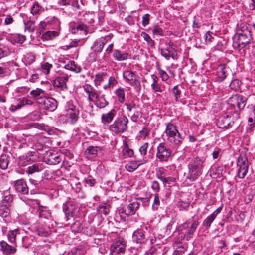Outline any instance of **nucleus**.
<instances>
[{
  "label": "nucleus",
  "instance_id": "nucleus-1",
  "mask_svg": "<svg viewBox=\"0 0 255 255\" xmlns=\"http://www.w3.org/2000/svg\"><path fill=\"white\" fill-rule=\"evenodd\" d=\"M251 31L248 28L243 27L235 36L233 39V46L239 50L245 48L251 41Z\"/></svg>",
  "mask_w": 255,
  "mask_h": 255
},
{
  "label": "nucleus",
  "instance_id": "nucleus-2",
  "mask_svg": "<svg viewBox=\"0 0 255 255\" xmlns=\"http://www.w3.org/2000/svg\"><path fill=\"white\" fill-rule=\"evenodd\" d=\"M165 133L168 142L172 145L179 146L182 143L183 138L174 124L168 123L166 124Z\"/></svg>",
  "mask_w": 255,
  "mask_h": 255
},
{
  "label": "nucleus",
  "instance_id": "nucleus-3",
  "mask_svg": "<svg viewBox=\"0 0 255 255\" xmlns=\"http://www.w3.org/2000/svg\"><path fill=\"white\" fill-rule=\"evenodd\" d=\"M128 119L122 116L116 119L109 127V129L115 134L123 133L128 129Z\"/></svg>",
  "mask_w": 255,
  "mask_h": 255
},
{
  "label": "nucleus",
  "instance_id": "nucleus-4",
  "mask_svg": "<svg viewBox=\"0 0 255 255\" xmlns=\"http://www.w3.org/2000/svg\"><path fill=\"white\" fill-rule=\"evenodd\" d=\"M189 224V220H187L179 227L181 231L186 230V231L184 233V235L187 241H189L192 238V235L194 234L197 227L199 224V222L198 220H195L193 221L191 226L188 228Z\"/></svg>",
  "mask_w": 255,
  "mask_h": 255
},
{
  "label": "nucleus",
  "instance_id": "nucleus-5",
  "mask_svg": "<svg viewBox=\"0 0 255 255\" xmlns=\"http://www.w3.org/2000/svg\"><path fill=\"white\" fill-rule=\"evenodd\" d=\"M171 150L167 148L164 143H161L157 146L156 158L161 162L168 161L171 156Z\"/></svg>",
  "mask_w": 255,
  "mask_h": 255
},
{
  "label": "nucleus",
  "instance_id": "nucleus-6",
  "mask_svg": "<svg viewBox=\"0 0 255 255\" xmlns=\"http://www.w3.org/2000/svg\"><path fill=\"white\" fill-rule=\"evenodd\" d=\"M79 111L76 106L72 102L69 101L67 103L66 116L70 120L71 124H75L79 119Z\"/></svg>",
  "mask_w": 255,
  "mask_h": 255
},
{
  "label": "nucleus",
  "instance_id": "nucleus-7",
  "mask_svg": "<svg viewBox=\"0 0 255 255\" xmlns=\"http://www.w3.org/2000/svg\"><path fill=\"white\" fill-rule=\"evenodd\" d=\"M2 204L1 205V216L6 218L3 220L5 222L9 221L8 216L10 213L9 205L12 201V196L2 197Z\"/></svg>",
  "mask_w": 255,
  "mask_h": 255
},
{
  "label": "nucleus",
  "instance_id": "nucleus-8",
  "mask_svg": "<svg viewBox=\"0 0 255 255\" xmlns=\"http://www.w3.org/2000/svg\"><path fill=\"white\" fill-rule=\"evenodd\" d=\"M125 105L128 110V116L131 117L133 121H136L141 115V113L138 110V105L135 104L133 101L126 103Z\"/></svg>",
  "mask_w": 255,
  "mask_h": 255
},
{
  "label": "nucleus",
  "instance_id": "nucleus-9",
  "mask_svg": "<svg viewBox=\"0 0 255 255\" xmlns=\"http://www.w3.org/2000/svg\"><path fill=\"white\" fill-rule=\"evenodd\" d=\"M123 76L124 79L131 86H137L140 85V81L139 76L134 72L127 70L123 72Z\"/></svg>",
  "mask_w": 255,
  "mask_h": 255
},
{
  "label": "nucleus",
  "instance_id": "nucleus-10",
  "mask_svg": "<svg viewBox=\"0 0 255 255\" xmlns=\"http://www.w3.org/2000/svg\"><path fill=\"white\" fill-rule=\"evenodd\" d=\"M38 103L43 105L44 108L50 111H54L57 106V101L51 97H40Z\"/></svg>",
  "mask_w": 255,
  "mask_h": 255
},
{
  "label": "nucleus",
  "instance_id": "nucleus-11",
  "mask_svg": "<svg viewBox=\"0 0 255 255\" xmlns=\"http://www.w3.org/2000/svg\"><path fill=\"white\" fill-rule=\"evenodd\" d=\"M234 124L231 116L224 115L220 117L218 120L217 126L220 128L227 129Z\"/></svg>",
  "mask_w": 255,
  "mask_h": 255
},
{
  "label": "nucleus",
  "instance_id": "nucleus-12",
  "mask_svg": "<svg viewBox=\"0 0 255 255\" xmlns=\"http://www.w3.org/2000/svg\"><path fill=\"white\" fill-rule=\"evenodd\" d=\"M125 251V243L123 239L115 241L111 247V252L113 254L123 253Z\"/></svg>",
  "mask_w": 255,
  "mask_h": 255
},
{
  "label": "nucleus",
  "instance_id": "nucleus-13",
  "mask_svg": "<svg viewBox=\"0 0 255 255\" xmlns=\"http://www.w3.org/2000/svg\"><path fill=\"white\" fill-rule=\"evenodd\" d=\"M14 187L17 192L22 194H28V187L26 182L22 179L17 180L14 182Z\"/></svg>",
  "mask_w": 255,
  "mask_h": 255
},
{
  "label": "nucleus",
  "instance_id": "nucleus-14",
  "mask_svg": "<svg viewBox=\"0 0 255 255\" xmlns=\"http://www.w3.org/2000/svg\"><path fill=\"white\" fill-rule=\"evenodd\" d=\"M68 81V76L57 77L53 81V86L61 90L67 89V82Z\"/></svg>",
  "mask_w": 255,
  "mask_h": 255
},
{
  "label": "nucleus",
  "instance_id": "nucleus-15",
  "mask_svg": "<svg viewBox=\"0 0 255 255\" xmlns=\"http://www.w3.org/2000/svg\"><path fill=\"white\" fill-rule=\"evenodd\" d=\"M102 148L98 146H91L85 151V154L89 159H92L97 157L99 153L101 152Z\"/></svg>",
  "mask_w": 255,
  "mask_h": 255
},
{
  "label": "nucleus",
  "instance_id": "nucleus-16",
  "mask_svg": "<svg viewBox=\"0 0 255 255\" xmlns=\"http://www.w3.org/2000/svg\"><path fill=\"white\" fill-rule=\"evenodd\" d=\"M133 241L138 244L144 243L145 241V235L142 229H137L135 231L132 235Z\"/></svg>",
  "mask_w": 255,
  "mask_h": 255
},
{
  "label": "nucleus",
  "instance_id": "nucleus-17",
  "mask_svg": "<svg viewBox=\"0 0 255 255\" xmlns=\"http://www.w3.org/2000/svg\"><path fill=\"white\" fill-rule=\"evenodd\" d=\"M116 111L112 109L107 113L103 114L101 116V121L104 124L110 123L114 118Z\"/></svg>",
  "mask_w": 255,
  "mask_h": 255
},
{
  "label": "nucleus",
  "instance_id": "nucleus-18",
  "mask_svg": "<svg viewBox=\"0 0 255 255\" xmlns=\"http://www.w3.org/2000/svg\"><path fill=\"white\" fill-rule=\"evenodd\" d=\"M84 91L88 95V99L90 101L94 100L95 98L97 97L98 95L96 92V90L89 84H86L84 86Z\"/></svg>",
  "mask_w": 255,
  "mask_h": 255
},
{
  "label": "nucleus",
  "instance_id": "nucleus-19",
  "mask_svg": "<svg viewBox=\"0 0 255 255\" xmlns=\"http://www.w3.org/2000/svg\"><path fill=\"white\" fill-rule=\"evenodd\" d=\"M92 102H93L94 105L99 108H104L109 104V102L106 100L104 95L101 96H98V95L97 97L95 98L94 100Z\"/></svg>",
  "mask_w": 255,
  "mask_h": 255
},
{
  "label": "nucleus",
  "instance_id": "nucleus-20",
  "mask_svg": "<svg viewBox=\"0 0 255 255\" xmlns=\"http://www.w3.org/2000/svg\"><path fill=\"white\" fill-rule=\"evenodd\" d=\"M1 250H2L3 253L6 255L14 254L16 251L15 247L9 245L5 241H1Z\"/></svg>",
  "mask_w": 255,
  "mask_h": 255
},
{
  "label": "nucleus",
  "instance_id": "nucleus-21",
  "mask_svg": "<svg viewBox=\"0 0 255 255\" xmlns=\"http://www.w3.org/2000/svg\"><path fill=\"white\" fill-rule=\"evenodd\" d=\"M189 174L187 177L190 181H195L201 174L202 171L189 167Z\"/></svg>",
  "mask_w": 255,
  "mask_h": 255
},
{
  "label": "nucleus",
  "instance_id": "nucleus-22",
  "mask_svg": "<svg viewBox=\"0 0 255 255\" xmlns=\"http://www.w3.org/2000/svg\"><path fill=\"white\" fill-rule=\"evenodd\" d=\"M64 68L67 70H69L77 73L81 72L82 70L81 66L76 64L74 61H70L68 64L65 65Z\"/></svg>",
  "mask_w": 255,
  "mask_h": 255
},
{
  "label": "nucleus",
  "instance_id": "nucleus-23",
  "mask_svg": "<svg viewBox=\"0 0 255 255\" xmlns=\"http://www.w3.org/2000/svg\"><path fill=\"white\" fill-rule=\"evenodd\" d=\"M113 57L119 61H124L128 58V54L127 52H121L119 50H115L113 53Z\"/></svg>",
  "mask_w": 255,
  "mask_h": 255
},
{
  "label": "nucleus",
  "instance_id": "nucleus-24",
  "mask_svg": "<svg viewBox=\"0 0 255 255\" xmlns=\"http://www.w3.org/2000/svg\"><path fill=\"white\" fill-rule=\"evenodd\" d=\"M236 100L238 107L240 109H243L246 104L247 99L246 97L239 95H236L233 97Z\"/></svg>",
  "mask_w": 255,
  "mask_h": 255
},
{
  "label": "nucleus",
  "instance_id": "nucleus-25",
  "mask_svg": "<svg viewBox=\"0 0 255 255\" xmlns=\"http://www.w3.org/2000/svg\"><path fill=\"white\" fill-rule=\"evenodd\" d=\"M43 169V166L42 164L35 163L28 167L26 170V173L27 174H32L35 172H39L42 171Z\"/></svg>",
  "mask_w": 255,
  "mask_h": 255
},
{
  "label": "nucleus",
  "instance_id": "nucleus-26",
  "mask_svg": "<svg viewBox=\"0 0 255 255\" xmlns=\"http://www.w3.org/2000/svg\"><path fill=\"white\" fill-rule=\"evenodd\" d=\"M61 160L59 156L50 153L48 158L46 159L45 162L49 165H57L61 161Z\"/></svg>",
  "mask_w": 255,
  "mask_h": 255
},
{
  "label": "nucleus",
  "instance_id": "nucleus-27",
  "mask_svg": "<svg viewBox=\"0 0 255 255\" xmlns=\"http://www.w3.org/2000/svg\"><path fill=\"white\" fill-rule=\"evenodd\" d=\"M105 43L106 41L105 40L98 39L94 42L92 48L95 52L100 53L102 51Z\"/></svg>",
  "mask_w": 255,
  "mask_h": 255
},
{
  "label": "nucleus",
  "instance_id": "nucleus-28",
  "mask_svg": "<svg viewBox=\"0 0 255 255\" xmlns=\"http://www.w3.org/2000/svg\"><path fill=\"white\" fill-rule=\"evenodd\" d=\"M160 53L166 60H169L170 58L173 59H176V55L172 51L169 50L168 48H162L160 50Z\"/></svg>",
  "mask_w": 255,
  "mask_h": 255
},
{
  "label": "nucleus",
  "instance_id": "nucleus-29",
  "mask_svg": "<svg viewBox=\"0 0 255 255\" xmlns=\"http://www.w3.org/2000/svg\"><path fill=\"white\" fill-rule=\"evenodd\" d=\"M227 68L225 65L221 64L217 68V75L221 81H223L226 77Z\"/></svg>",
  "mask_w": 255,
  "mask_h": 255
},
{
  "label": "nucleus",
  "instance_id": "nucleus-30",
  "mask_svg": "<svg viewBox=\"0 0 255 255\" xmlns=\"http://www.w3.org/2000/svg\"><path fill=\"white\" fill-rule=\"evenodd\" d=\"M139 204L137 201L133 202L128 205V212L127 214L128 216L134 215L136 210L138 209Z\"/></svg>",
  "mask_w": 255,
  "mask_h": 255
},
{
  "label": "nucleus",
  "instance_id": "nucleus-31",
  "mask_svg": "<svg viewBox=\"0 0 255 255\" xmlns=\"http://www.w3.org/2000/svg\"><path fill=\"white\" fill-rule=\"evenodd\" d=\"M107 73L98 72L95 75V78L94 80V84L96 87L99 86L101 83L106 78Z\"/></svg>",
  "mask_w": 255,
  "mask_h": 255
},
{
  "label": "nucleus",
  "instance_id": "nucleus-32",
  "mask_svg": "<svg viewBox=\"0 0 255 255\" xmlns=\"http://www.w3.org/2000/svg\"><path fill=\"white\" fill-rule=\"evenodd\" d=\"M217 216V214L215 213H212L211 215L208 216L203 221L202 225L206 228V229H208L213 222V221L215 219Z\"/></svg>",
  "mask_w": 255,
  "mask_h": 255
},
{
  "label": "nucleus",
  "instance_id": "nucleus-33",
  "mask_svg": "<svg viewBox=\"0 0 255 255\" xmlns=\"http://www.w3.org/2000/svg\"><path fill=\"white\" fill-rule=\"evenodd\" d=\"M158 179L162 181L165 186L166 185H169V186L174 185L176 182L175 178L171 176L165 177V176H161L160 175V176H158Z\"/></svg>",
  "mask_w": 255,
  "mask_h": 255
},
{
  "label": "nucleus",
  "instance_id": "nucleus-34",
  "mask_svg": "<svg viewBox=\"0 0 255 255\" xmlns=\"http://www.w3.org/2000/svg\"><path fill=\"white\" fill-rule=\"evenodd\" d=\"M140 165L137 161H132L126 164L125 168L127 171L131 172L137 169Z\"/></svg>",
  "mask_w": 255,
  "mask_h": 255
},
{
  "label": "nucleus",
  "instance_id": "nucleus-35",
  "mask_svg": "<svg viewBox=\"0 0 255 255\" xmlns=\"http://www.w3.org/2000/svg\"><path fill=\"white\" fill-rule=\"evenodd\" d=\"M122 152L125 158L131 157L134 154L133 150L129 148L128 145L127 143L124 145Z\"/></svg>",
  "mask_w": 255,
  "mask_h": 255
},
{
  "label": "nucleus",
  "instance_id": "nucleus-36",
  "mask_svg": "<svg viewBox=\"0 0 255 255\" xmlns=\"http://www.w3.org/2000/svg\"><path fill=\"white\" fill-rule=\"evenodd\" d=\"M58 35L57 32L55 31H48L42 34V38L45 40L52 39Z\"/></svg>",
  "mask_w": 255,
  "mask_h": 255
},
{
  "label": "nucleus",
  "instance_id": "nucleus-37",
  "mask_svg": "<svg viewBox=\"0 0 255 255\" xmlns=\"http://www.w3.org/2000/svg\"><path fill=\"white\" fill-rule=\"evenodd\" d=\"M118 96V100L120 103H124L125 99V90L124 88L120 87L115 92Z\"/></svg>",
  "mask_w": 255,
  "mask_h": 255
},
{
  "label": "nucleus",
  "instance_id": "nucleus-38",
  "mask_svg": "<svg viewBox=\"0 0 255 255\" xmlns=\"http://www.w3.org/2000/svg\"><path fill=\"white\" fill-rule=\"evenodd\" d=\"M18 232L17 229L9 230L7 234V237L10 242L14 243L15 241L16 236Z\"/></svg>",
  "mask_w": 255,
  "mask_h": 255
},
{
  "label": "nucleus",
  "instance_id": "nucleus-39",
  "mask_svg": "<svg viewBox=\"0 0 255 255\" xmlns=\"http://www.w3.org/2000/svg\"><path fill=\"white\" fill-rule=\"evenodd\" d=\"M110 206L108 204H104L100 205L98 208V211L100 213L107 215L109 212Z\"/></svg>",
  "mask_w": 255,
  "mask_h": 255
},
{
  "label": "nucleus",
  "instance_id": "nucleus-40",
  "mask_svg": "<svg viewBox=\"0 0 255 255\" xmlns=\"http://www.w3.org/2000/svg\"><path fill=\"white\" fill-rule=\"evenodd\" d=\"M237 166L238 167H248V161L247 158L240 156L238 159Z\"/></svg>",
  "mask_w": 255,
  "mask_h": 255
},
{
  "label": "nucleus",
  "instance_id": "nucleus-41",
  "mask_svg": "<svg viewBox=\"0 0 255 255\" xmlns=\"http://www.w3.org/2000/svg\"><path fill=\"white\" fill-rule=\"evenodd\" d=\"M2 19H1V21L4 20V23L2 24L3 26H8L12 24L14 20L11 15H4L2 16Z\"/></svg>",
  "mask_w": 255,
  "mask_h": 255
},
{
  "label": "nucleus",
  "instance_id": "nucleus-42",
  "mask_svg": "<svg viewBox=\"0 0 255 255\" xmlns=\"http://www.w3.org/2000/svg\"><path fill=\"white\" fill-rule=\"evenodd\" d=\"M24 24L25 25V29L29 32H32L35 30V23L33 21L29 20L27 22H25L23 20Z\"/></svg>",
  "mask_w": 255,
  "mask_h": 255
},
{
  "label": "nucleus",
  "instance_id": "nucleus-43",
  "mask_svg": "<svg viewBox=\"0 0 255 255\" xmlns=\"http://www.w3.org/2000/svg\"><path fill=\"white\" fill-rule=\"evenodd\" d=\"M41 7L37 2H35L31 8L30 13L33 15H38L40 13V11Z\"/></svg>",
  "mask_w": 255,
  "mask_h": 255
},
{
  "label": "nucleus",
  "instance_id": "nucleus-44",
  "mask_svg": "<svg viewBox=\"0 0 255 255\" xmlns=\"http://www.w3.org/2000/svg\"><path fill=\"white\" fill-rule=\"evenodd\" d=\"M9 160L7 156L4 154L1 155V169H6L8 165Z\"/></svg>",
  "mask_w": 255,
  "mask_h": 255
},
{
  "label": "nucleus",
  "instance_id": "nucleus-45",
  "mask_svg": "<svg viewBox=\"0 0 255 255\" xmlns=\"http://www.w3.org/2000/svg\"><path fill=\"white\" fill-rule=\"evenodd\" d=\"M75 191L78 194V196L79 198H83L86 196L85 192L82 189V185L80 183H78L75 185Z\"/></svg>",
  "mask_w": 255,
  "mask_h": 255
},
{
  "label": "nucleus",
  "instance_id": "nucleus-46",
  "mask_svg": "<svg viewBox=\"0 0 255 255\" xmlns=\"http://www.w3.org/2000/svg\"><path fill=\"white\" fill-rule=\"evenodd\" d=\"M83 181L85 186L89 187H93L96 183L94 178L90 176H88L87 177L85 178Z\"/></svg>",
  "mask_w": 255,
  "mask_h": 255
},
{
  "label": "nucleus",
  "instance_id": "nucleus-47",
  "mask_svg": "<svg viewBox=\"0 0 255 255\" xmlns=\"http://www.w3.org/2000/svg\"><path fill=\"white\" fill-rule=\"evenodd\" d=\"M248 171V167H239L238 169V176L240 178H244Z\"/></svg>",
  "mask_w": 255,
  "mask_h": 255
},
{
  "label": "nucleus",
  "instance_id": "nucleus-48",
  "mask_svg": "<svg viewBox=\"0 0 255 255\" xmlns=\"http://www.w3.org/2000/svg\"><path fill=\"white\" fill-rule=\"evenodd\" d=\"M117 83V81L114 77L111 76L108 80V84L103 86V88L107 89L113 87Z\"/></svg>",
  "mask_w": 255,
  "mask_h": 255
},
{
  "label": "nucleus",
  "instance_id": "nucleus-49",
  "mask_svg": "<svg viewBox=\"0 0 255 255\" xmlns=\"http://www.w3.org/2000/svg\"><path fill=\"white\" fill-rule=\"evenodd\" d=\"M241 82L238 79H234L232 80L229 85L230 88L234 90H237L239 89Z\"/></svg>",
  "mask_w": 255,
  "mask_h": 255
},
{
  "label": "nucleus",
  "instance_id": "nucleus-50",
  "mask_svg": "<svg viewBox=\"0 0 255 255\" xmlns=\"http://www.w3.org/2000/svg\"><path fill=\"white\" fill-rule=\"evenodd\" d=\"M172 92L175 96V100L176 102L178 101L179 98L181 97V90L179 89L178 85L173 87L172 89Z\"/></svg>",
  "mask_w": 255,
  "mask_h": 255
},
{
  "label": "nucleus",
  "instance_id": "nucleus-51",
  "mask_svg": "<svg viewBox=\"0 0 255 255\" xmlns=\"http://www.w3.org/2000/svg\"><path fill=\"white\" fill-rule=\"evenodd\" d=\"M190 203L186 201H180L177 203V206L180 210H186L189 207Z\"/></svg>",
  "mask_w": 255,
  "mask_h": 255
},
{
  "label": "nucleus",
  "instance_id": "nucleus-52",
  "mask_svg": "<svg viewBox=\"0 0 255 255\" xmlns=\"http://www.w3.org/2000/svg\"><path fill=\"white\" fill-rule=\"evenodd\" d=\"M141 35L144 38V40L146 41L147 43L149 44H151L153 45L154 44V41L152 40L150 36L146 32H142L141 34Z\"/></svg>",
  "mask_w": 255,
  "mask_h": 255
},
{
  "label": "nucleus",
  "instance_id": "nucleus-53",
  "mask_svg": "<svg viewBox=\"0 0 255 255\" xmlns=\"http://www.w3.org/2000/svg\"><path fill=\"white\" fill-rule=\"evenodd\" d=\"M160 205V199L158 194H156L154 196V202L152 205V208L154 210H157Z\"/></svg>",
  "mask_w": 255,
  "mask_h": 255
},
{
  "label": "nucleus",
  "instance_id": "nucleus-54",
  "mask_svg": "<svg viewBox=\"0 0 255 255\" xmlns=\"http://www.w3.org/2000/svg\"><path fill=\"white\" fill-rule=\"evenodd\" d=\"M44 93V91L39 88H37L35 90H33L30 92V94L32 95L35 98H38V96H40L41 94Z\"/></svg>",
  "mask_w": 255,
  "mask_h": 255
},
{
  "label": "nucleus",
  "instance_id": "nucleus-55",
  "mask_svg": "<svg viewBox=\"0 0 255 255\" xmlns=\"http://www.w3.org/2000/svg\"><path fill=\"white\" fill-rule=\"evenodd\" d=\"M52 65L48 62H44L41 64V68L43 70L46 71V74H49L50 69L52 68Z\"/></svg>",
  "mask_w": 255,
  "mask_h": 255
},
{
  "label": "nucleus",
  "instance_id": "nucleus-56",
  "mask_svg": "<svg viewBox=\"0 0 255 255\" xmlns=\"http://www.w3.org/2000/svg\"><path fill=\"white\" fill-rule=\"evenodd\" d=\"M150 15L149 14H145L142 17V24L145 27L149 23Z\"/></svg>",
  "mask_w": 255,
  "mask_h": 255
},
{
  "label": "nucleus",
  "instance_id": "nucleus-57",
  "mask_svg": "<svg viewBox=\"0 0 255 255\" xmlns=\"http://www.w3.org/2000/svg\"><path fill=\"white\" fill-rule=\"evenodd\" d=\"M158 71L160 76L163 81H166L168 80L169 77L164 70L159 69Z\"/></svg>",
  "mask_w": 255,
  "mask_h": 255
},
{
  "label": "nucleus",
  "instance_id": "nucleus-58",
  "mask_svg": "<svg viewBox=\"0 0 255 255\" xmlns=\"http://www.w3.org/2000/svg\"><path fill=\"white\" fill-rule=\"evenodd\" d=\"M19 102L20 103L21 107L26 105H32L33 104V102L27 98H23L22 99H20L19 100Z\"/></svg>",
  "mask_w": 255,
  "mask_h": 255
},
{
  "label": "nucleus",
  "instance_id": "nucleus-59",
  "mask_svg": "<svg viewBox=\"0 0 255 255\" xmlns=\"http://www.w3.org/2000/svg\"><path fill=\"white\" fill-rule=\"evenodd\" d=\"M148 148V143H147V142L144 143L140 147V149H139V151H140L141 154L142 155H145L147 154Z\"/></svg>",
  "mask_w": 255,
  "mask_h": 255
},
{
  "label": "nucleus",
  "instance_id": "nucleus-60",
  "mask_svg": "<svg viewBox=\"0 0 255 255\" xmlns=\"http://www.w3.org/2000/svg\"><path fill=\"white\" fill-rule=\"evenodd\" d=\"M152 33L155 35H158L161 36L163 35V30L162 29V28H160L158 26H155L153 27V28L152 29Z\"/></svg>",
  "mask_w": 255,
  "mask_h": 255
},
{
  "label": "nucleus",
  "instance_id": "nucleus-61",
  "mask_svg": "<svg viewBox=\"0 0 255 255\" xmlns=\"http://www.w3.org/2000/svg\"><path fill=\"white\" fill-rule=\"evenodd\" d=\"M166 45L167 46V48H168L169 50L172 51L174 53L176 52L177 46L173 42L170 41L168 43H166Z\"/></svg>",
  "mask_w": 255,
  "mask_h": 255
},
{
  "label": "nucleus",
  "instance_id": "nucleus-62",
  "mask_svg": "<svg viewBox=\"0 0 255 255\" xmlns=\"http://www.w3.org/2000/svg\"><path fill=\"white\" fill-rule=\"evenodd\" d=\"M151 87L153 89V90L155 92H162L163 90L161 88V86L158 84V83L157 84H151Z\"/></svg>",
  "mask_w": 255,
  "mask_h": 255
},
{
  "label": "nucleus",
  "instance_id": "nucleus-63",
  "mask_svg": "<svg viewBox=\"0 0 255 255\" xmlns=\"http://www.w3.org/2000/svg\"><path fill=\"white\" fill-rule=\"evenodd\" d=\"M151 188L155 192H158L160 190V185L157 181H153L151 184Z\"/></svg>",
  "mask_w": 255,
  "mask_h": 255
},
{
  "label": "nucleus",
  "instance_id": "nucleus-64",
  "mask_svg": "<svg viewBox=\"0 0 255 255\" xmlns=\"http://www.w3.org/2000/svg\"><path fill=\"white\" fill-rule=\"evenodd\" d=\"M150 130L146 128H144L142 130L140 131V136L141 137L145 138L147 137Z\"/></svg>",
  "mask_w": 255,
  "mask_h": 255
}]
</instances>
